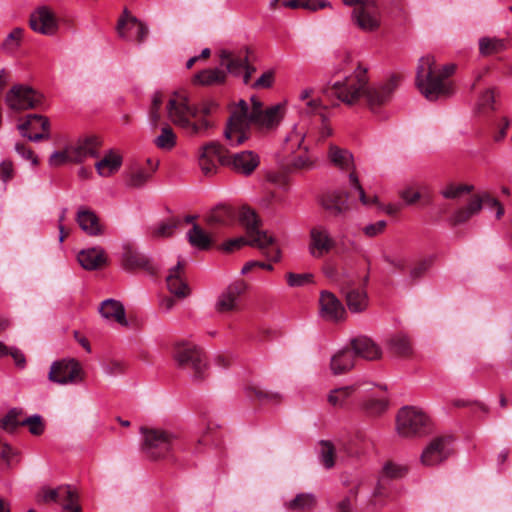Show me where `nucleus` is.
Instances as JSON below:
<instances>
[{
  "label": "nucleus",
  "instance_id": "43",
  "mask_svg": "<svg viewBox=\"0 0 512 512\" xmlns=\"http://www.w3.org/2000/svg\"><path fill=\"white\" fill-rule=\"evenodd\" d=\"M481 210V201L476 199V196L463 208L458 209L452 215L454 224H461L468 221L474 215L478 214Z\"/></svg>",
  "mask_w": 512,
  "mask_h": 512
},
{
  "label": "nucleus",
  "instance_id": "18",
  "mask_svg": "<svg viewBox=\"0 0 512 512\" xmlns=\"http://www.w3.org/2000/svg\"><path fill=\"white\" fill-rule=\"evenodd\" d=\"M170 120L184 128L188 125L189 116L196 117L197 111L189 106L188 98L184 94L176 93L167 104Z\"/></svg>",
  "mask_w": 512,
  "mask_h": 512
},
{
  "label": "nucleus",
  "instance_id": "35",
  "mask_svg": "<svg viewBox=\"0 0 512 512\" xmlns=\"http://www.w3.org/2000/svg\"><path fill=\"white\" fill-rule=\"evenodd\" d=\"M345 292L346 304L352 313H360L368 307L367 292L363 288H351Z\"/></svg>",
  "mask_w": 512,
  "mask_h": 512
},
{
  "label": "nucleus",
  "instance_id": "56",
  "mask_svg": "<svg viewBox=\"0 0 512 512\" xmlns=\"http://www.w3.org/2000/svg\"><path fill=\"white\" fill-rule=\"evenodd\" d=\"M248 391L253 392L255 397L263 403L278 402L281 398V396L278 393L267 391L260 387L249 388Z\"/></svg>",
  "mask_w": 512,
  "mask_h": 512
},
{
  "label": "nucleus",
  "instance_id": "19",
  "mask_svg": "<svg viewBox=\"0 0 512 512\" xmlns=\"http://www.w3.org/2000/svg\"><path fill=\"white\" fill-rule=\"evenodd\" d=\"M221 65H225L227 71L234 76H241L243 83L248 84L255 69L248 65L246 54H234L223 50L220 53Z\"/></svg>",
  "mask_w": 512,
  "mask_h": 512
},
{
  "label": "nucleus",
  "instance_id": "16",
  "mask_svg": "<svg viewBox=\"0 0 512 512\" xmlns=\"http://www.w3.org/2000/svg\"><path fill=\"white\" fill-rule=\"evenodd\" d=\"M49 128V120L37 114L28 115L26 121L18 125L20 134L33 142L48 139L50 137Z\"/></svg>",
  "mask_w": 512,
  "mask_h": 512
},
{
  "label": "nucleus",
  "instance_id": "63",
  "mask_svg": "<svg viewBox=\"0 0 512 512\" xmlns=\"http://www.w3.org/2000/svg\"><path fill=\"white\" fill-rule=\"evenodd\" d=\"M315 160L311 158V156L305 152L300 154L292 160V166L296 169H310L314 166Z\"/></svg>",
  "mask_w": 512,
  "mask_h": 512
},
{
  "label": "nucleus",
  "instance_id": "30",
  "mask_svg": "<svg viewBox=\"0 0 512 512\" xmlns=\"http://www.w3.org/2000/svg\"><path fill=\"white\" fill-rule=\"evenodd\" d=\"M405 473H406L405 467L395 464V463H392V462H387L383 467L378 486L375 488V490L372 493L371 505L374 507H376L378 505L379 506L383 505L382 502L377 501V498L384 495L382 483L385 479L400 478V477L404 476Z\"/></svg>",
  "mask_w": 512,
  "mask_h": 512
},
{
  "label": "nucleus",
  "instance_id": "22",
  "mask_svg": "<svg viewBox=\"0 0 512 512\" xmlns=\"http://www.w3.org/2000/svg\"><path fill=\"white\" fill-rule=\"evenodd\" d=\"M128 31L135 33L136 40L141 43L148 35V27L139 19L131 16L127 9H124L122 17L118 20L117 32L121 38L130 39Z\"/></svg>",
  "mask_w": 512,
  "mask_h": 512
},
{
  "label": "nucleus",
  "instance_id": "60",
  "mask_svg": "<svg viewBox=\"0 0 512 512\" xmlns=\"http://www.w3.org/2000/svg\"><path fill=\"white\" fill-rule=\"evenodd\" d=\"M362 483L356 484L353 488L350 489L349 495L341 500L336 508V512H353L351 505V497H356Z\"/></svg>",
  "mask_w": 512,
  "mask_h": 512
},
{
  "label": "nucleus",
  "instance_id": "57",
  "mask_svg": "<svg viewBox=\"0 0 512 512\" xmlns=\"http://www.w3.org/2000/svg\"><path fill=\"white\" fill-rule=\"evenodd\" d=\"M305 131L303 127L295 125L293 130L287 135L286 142L291 145V148L300 147L305 138Z\"/></svg>",
  "mask_w": 512,
  "mask_h": 512
},
{
  "label": "nucleus",
  "instance_id": "33",
  "mask_svg": "<svg viewBox=\"0 0 512 512\" xmlns=\"http://www.w3.org/2000/svg\"><path fill=\"white\" fill-rule=\"evenodd\" d=\"M80 265L86 270H95L106 262L105 251L101 247L82 250L78 254Z\"/></svg>",
  "mask_w": 512,
  "mask_h": 512
},
{
  "label": "nucleus",
  "instance_id": "51",
  "mask_svg": "<svg viewBox=\"0 0 512 512\" xmlns=\"http://www.w3.org/2000/svg\"><path fill=\"white\" fill-rule=\"evenodd\" d=\"M387 400L384 397L369 398L363 408L371 415H377L384 412L387 408Z\"/></svg>",
  "mask_w": 512,
  "mask_h": 512
},
{
  "label": "nucleus",
  "instance_id": "11",
  "mask_svg": "<svg viewBox=\"0 0 512 512\" xmlns=\"http://www.w3.org/2000/svg\"><path fill=\"white\" fill-rule=\"evenodd\" d=\"M37 501L45 504H58L62 507V511L79 507L78 496L68 485H61L56 488L42 487L37 495Z\"/></svg>",
  "mask_w": 512,
  "mask_h": 512
},
{
  "label": "nucleus",
  "instance_id": "13",
  "mask_svg": "<svg viewBox=\"0 0 512 512\" xmlns=\"http://www.w3.org/2000/svg\"><path fill=\"white\" fill-rule=\"evenodd\" d=\"M335 239L327 227L317 225L310 229L308 240V252L311 257L320 259L330 253L334 248Z\"/></svg>",
  "mask_w": 512,
  "mask_h": 512
},
{
  "label": "nucleus",
  "instance_id": "24",
  "mask_svg": "<svg viewBox=\"0 0 512 512\" xmlns=\"http://www.w3.org/2000/svg\"><path fill=\"white\" fill-rule=\"evenodd\" d=\"M226 164L244 175H250L259 165V157L253 151H242L232 156L226 155Z\"/></svg>",
  "mask_w": 512,
  "mask_h": 512
},
{
  "label": "nucleus",
  "instance_id": "27",
  "mask_svg": "<svg viewBox=\"0 0 512 512\" xmlns=\"http://www.w3.org/2000/svg\"><path fill=\"white\" fill-rule=\"evenodd\" d=\"M183 265L181 261L169 270L166 277L168 290L178 298H184L189 295L190 289L183 277Z\"/></svg>",
  "mask_w": 512,
  "mask_h": 512
},
{
  "label": "nucleus",
  "instance_id": "61",
  "mask_svg": "<svg viewBox=\"0 0 512 512\" xmlns=\"http://www.w3.org/2000/svg\"><path fill=\"white\" fill-rule=\"evenodd\" d=\"M69 146L64 151H55L49 157V164L51 166H60L71 161Z\"/></svg>",
  "mask_w": 512,
  "mask_h": 512
},
{
  "label": "nucleus",
  "instance_id": "20",
  "mask_svg": "<svg viewBox=\"0 0 512 512\" xmlns=\"http://www.w3.org/2000/svg\"><path fill=\"white\" fill-rule=\"evenodd\" d=\"M30 27L37 33L51 36L58 30V20L50 8L41 6L31 14Z\"/></svg>",
  "mask_w": 512,
  "mask_h": 512
},
{
  "label": "nucleus",
  "instance_id": "29",
  "mask_svg": "<svg viewBox=\"0 0 512 512\" xmlns=\"http://www.w3.org/2000/svg\"><path fill=\"white\" fill-rule=\"evenodd\" d=\"M99 313L108 321L116 322L121 326H128L125 308L120 301L114 299L102 301L99 307Z\"/></svg>",
  "mask_w": 512,
  "mask_h": 512
},
{
  "label": "nucleus",
  "instance_id": "1",
  "mask_svg": "<svg viewBox=\"0 0 512 512\" xmlns=\"http://www.w3.org/2000/svg\"><path fill=\"white\" fill-rule=\"evenodd\" d=\"M251 107L245 100H240L232 109L224 136L230 146H238L249 138V129L255 126L260 130L276 127L284 115V107L276 104L263 108L255 97L251 98Z\"/></svg>",
  "mask_w": 512,
  "mask_h": 512
},
{
  "label": "nucleus",
  "instance_id": "25",
  "mask_svg": "<svg viewBox=\"0 0 512 512\" xmlns=\"http://www.w3.org/2000/svg\"><path fill=\"white\" fill-rule=\"evenodd\" d=\"M355 355L365 360L374 361L382 356L381 348L370 338L360 336L351 340L350 347Z\"/></svg>",
  "mask_w": 512,
  "mask_h": 512
},
{
  "label": "nucleus",
  "instance_id": "55",
  "mask_svg": "<svg viewBox=\"0 0 512 512\" xmlns=\"http://www.w3.org/2000/svg\"><path fill=\"white\" fill-rule=\"evenodd\" d=\"M313 282V275L310 273L296 274V273H288L287 274V283L290 287H301Z\"/></svg>",
  "mask_w": 512,
  "mask_h": 512
},
{
  "label": "nucleus",
  "instance_id": "37",
  "mask_svg": "<svg viewBox=\"0 0 512 512\" xmlns=\"http://www.w3.org/2000/svg\"><path fill=\"white\" fill-rule=\"evenodd\" d=\"M317 505V499L312 493H299L285 503V507L293 512H311Z\"/></svg>",
  "mask_w": 512,
  "mask_h": 512
},
{
  "label": "nucleus",
  "instance_id": "41",
  "mask_svg": "<svg viewBox=\"0 0 512 512\" xmlns=\"http://www.w3.org/2000/svg\"><path fill=\"white\" fill-rule=\"evenodd\" d=\"M506 49L504 39L497 37H482L479 39V52L483 56L500 53Z\"/></svg>",
  "mask_w": 512,
  "mask_h": 512
},
{
  "label": "nucleus",
  "instance_id": "46",
  "mask_svg": "<svg viewBox=\"0 0 512 512\" xmlns=\"http://www.w3.org/2000/svg\"><path fill=\"white\" fill-rule=\"evenodd\" d=\"M23 411L22 409L12 408L8 411V413L3 417L1 421V426L5 431L13 432L17 427L22 426V418Z\"/></svg>",
  "mask_w": 512,
  "mask_h": 512
},
{
  "label": "nucleus",
  "instance_id": "17",
  "mask_svg": "<svg viewBox=\"0 0 512 512\" xmlns=\"http://www.w3.org/2000/svg\"><path fill=\"white\" fill-rule=\"evenodd\" d=\"M199 166L204 175L210 176L217 169V162L226 164V154L224 148L217 142H210L201 148Z\"/></svg>",
  "mask_w": 512,
  "mask_h": 512
},
{
  "label": "nucleus",
  "instance_id": "58",
  "mask_svg": "<svg viewBox=\"0 0 512 512\" xmlns=\"http://www.w3.org/2000/svg\"><path fill=\"white\" fill-rule=\"evenodd\" d=\"M211 127V123L207 119H201L198 122H191L189 120L188 125L183 129L190 135H201L205 133Z\"/></svg>",
  "mask_w": 512,
  "mask_h": 512
},
{
  "label": "nucleus",
  "instance_id": "52",
  "mask_svg": "<svg viewBox=\"0 0 512 512\" xmlns=\"http://www.w3.org/2000/svg\"><path fill=\"white\" fill-rule=\"evenodd\" d=\"M22 426H27L32 435L39 436L44 432V423L42 417L38 414L24 418Z\"/></svg>",
  "mask_w": 512,
  "mask_h": 512
},
{
  "label": "nucleus",
  "instance_id": "21",
  "mask_svg": "<svg viewBox=\"0 0 512 512\" xmlns=\"http://www.w3.org/2000/svg\"><path fill=\"white\" fill-rule=\"evenodd\" d=\"M101 145L102 142L97 136L80 138L75 144L69 146L71 161L73 163H81L89 157L98 158Z\"/></svg>",
  "mask_w": 512,
  "mask_h": 512
},
{
  "label": "nucleus",
  "instance_id": "40",
  "mask_svg": "<svg viewBox=\"0 0 512 512\" xmlns=\"http://www.w3.org/2000/svg\"><path fill=\"white\" fill-rule=\"evenodd\" d=\"M360 388L359 384L336 388L328 395V402L334 407H343L347 400Z\"/></svg>",
  "mask_w": 512,
  "mask_h": 512
},
{
  "label": "nucleus",
  "instance_id": "26",
  "mask_svg": "<svg viewBox=\"0 0 512 512\" xmlns=\"http://www.w3.org/2000/svg\"><path fill=\"white\" fill-rule=\"evenodd\" d=\"M76 221L79 227L90 236H99L104 233V228L94 211L81 207L77 211Z\"/></svg>",
  "mask_w": 512,
  "mask_h": 512
},
{
  "label": "nucleus",
  "instance_id": "44",
  "mask_svg": "<svg viewBox=\"0 0 512 512\" xmlns=\"http://www.w3.org/2000/svg\"><path fill=\"white\" fill-rule=\"evenodd\" d=\"M226 74L223 70L218 68L205 69L197 73L194 77V81L201 85H213L224 82Z\"/></svg>",
  "mask_w": 512,
  "mask_h": 512
},
{
  "label": "nucleus",
  "instance_id": "15",
  "mask_svg": "<svg viewBox=\"0 0 512 512\" xmlns=\"http://www.w3.org/2000/svg\"><path fill=\"white\" fill-rule=\"evenodd\" d=\"M247 285L243 280H237L224 289L217 298L215 310L218 313L236 312L240 310L241 295Z\"/></svg>",
  "mask_w": 512,
  "mask_h": 512
},
{
  "label": "nucleus",
  "instance_id": "53",
  "mask_svg": "<svg viewBox=\"0 0 512 512\" xmlns=\"http://www.w3.org/2000/svg\"><path fill=\"white\" fill-rule=\"evenodd\" d=\"M473 189L471 185H454L450 184L445 189L441 191V194L444 198L447 199H456L465 193H469Z\"/></svg>",
  "mask_w": 512,
  "mask_h": 512
},
{
  "label": "nucleus",
  "instance_id": "49",
  "mask_svg": "<svg viewBox=\"0 0 512 512\" xmlns=\"http://www.w3.org/2000/svg\"><path fill=\"white\" fill-rule=\"evenodd\" d=\"M176 228L177 222L175 220L161 222L151 228V235L155 238L169 237Z\"/></svg>",
  "mask_w": 512,
  "mask_h": 512
},
{
  "label": "nucleus",
  "instance_id": "2",
  "mask_svg": "<svg viewBox=\"0 0 512 512\" xmlns=\"http://www.w3.org/2000/svg\"><path fill=\"white\" fill-rule=\"evenodd\" d=\"M397 85L398 77L393 76L385 82L370 86L367 69L358 65L352 74L342 81L334 82L332 90L333 94L347 105H353L364 98L369 109L376 112L391 99Z\"/></svg>",
  "mask_w": 512,
  "mask_h": 512
},
{
  "label": "nucleus",
  "instance_id": "31",
  "mask_svg": "<svg viewBox=\"0 0 512 512\" xmlns=\"http://www.w3.org/2000/svg\"><path fill=\"white\" fill-rule=\"evenodd\" d=\"M122 161L123 159L119 152L109 150L96 162L95 168L101 177H110L119 171Z\"/></svg>",
  "mask_w": 512,
  "mask_h": 512
},
{
  "label": "nucleus",
  "instance_id": "8",
  "mask_svg": "<svg viewBox=\"0 0 512 512\" xmlns=\"http://www.w3.org/2000/svg\"><path fill=\"white\" fill-rule=\"evenodd\" d=\"M173 358L177 365L188 370L194 378L201 379L207 368L203 351L190 342H176L173 348Z\"/></svg>",
  "mask_w": 512,
  "mask_h": 512
},
{
  "label": "nucleus",
  "instance_id": "28",
  "mask_svg": "<svg viewBox=\"0 0 512 512\" xmlns=\"http://www.w3.org/2000/svg\"><path fill=\"white\" fill-rule=\"evenodd\" d=\"M353 192L358 195L355 189L351 188L349 194L342 191L329 193L322 198V206L331 214L335 216L340 215L348 210V198L353 196Z\"/></svg>",
  "mask_w": 512,
  "mask_h": 512
},
{
  "label": "nucleus",
  "instance_id": "64",
  "mask_svg": "<svg viewBox=\"0 0 512 512\" xmlns=\"http://www.w3.org/2000/svg\"><path fill=\"white\" fill-rule=\"evenodd\" d=\"M399 194L407 205H412L421 198V193L410 186L402 189Z\"/></svg>",
  "mask_w": 512,
  "mask_h": 512
},
{
  "label": "nucleus",
  "instance_id": "4",
  "mask_svg": "<svg viewBox=\"0 0 512 512\" xmlns=\"http://www.w3.org/2000/svg\"><path fill=\"white\" fill-rule=\"evenodd\" d=\"M238 219L245 228L249 246L261 250L269 261H280L282 254L277 240L272 234L260 228V221L255 211L243 206L238 212Z\"/></svg>",
  "mask_w": 512,
  "mask_h": 512
},
{
  "label": "nucleus",
  "instance_id": "62",
  "mask_svg": "<svg viewBox=\"0 0 512 512\" xmlns=\"http://www.w3.org/2000/svg\"><path fill=\"white\" fill-rule=\"evenodd\" d=\"M248 244V236L229 239L221 245L225 252H233Z\"/></svg>",
  "mask_w": 512,
  "mask_h": 512
},
{
  "label": "nucleus",
  "instance_id": "9",
  "mask_svg": "<svg viewBox=\"0 0 512 512\" xmlns=\"http://www.w3.org/2000/svg\"><path fill=\"white\" fill-rule=\"evenodd\" d=\"M5 102L13 111L38 108L43 104V96L32 87L17 84L6 93Z\"/></svg>",
  "mask_w": 512,
  "mask_h": 512
},
{
  "label": "nucleus",
  "instance_id": "47",
  "mask_svg": "<svg viewBox=\"0 0 512 512\" xmlns=\"http://www.w3.org/2000/svg\"><path fill=\"white\" fill-rule=\"evenodd\" d=\"M319 459L326 469L335 465V447L330 441L322 440L319 443Z\"/></svg>",
  "mask_w": 512,
  "mask_h": 512
},
{
  "label": "nucleus",
  "instance_id": "36",
  "mask_svg": "<svg viewBox=\"0 0 512 512\" xmlns=\"http://www.w3.org/2000/svg\"><path fill=\"white\" fill-rule=\"evenodd\" d=\"M387 349L396 356H409L413 349L410 338L403 333H396L387 340Z\"/></svg>",
  "mask_w": 512,
  "mask_h": 512
},
{
  "label": "nucleus",
  "instance_id": "39",
  "mask_svg": "<svg viewBox=\"0 0 512 512\" xmlns=\"http://www.w3.org/2000/svg\"><path fill=\"white\" fill-rule=\"evenodd\" d=\"M187 238L189 243L199 250L208 249L212 243L210 235L198 224H193V227L187 233Z\"/></svg>",
  "mask_w": 512,
  "mask_h": 512
},
{
  "label": "nucleus",
  "instance_id": "7",
  "mask_svg": "<svg viewBox=\"0 0 512 512\" xmlns=\"http://www.w3.org/2000/svg\"><path fill=\"white\" fill-rule=\"evenodd\" d=\"M143 451L152 459L166 458L178 445V436L168 430L141 428Z\"/></svg>",
  "mask_w": 512,
  "mask_h": 512
},
{
  "label": "nucleus",
  "instance_id": "14",
  "mask_svg": "<svg viewBox=\"0 0 512 512\" xmlns=\"http://www.w3.org/2000/svg\"><path fill=\"white\" fill-rule=\"evenodd\" d=\"M50 381L58 384L75 383L82 380V369L74 359L54 362L48 374Z\"/></svg>",
  "mask_w": 512,
  "mask_h": 512
},
{
  "label": "nucleus",
  "instance_id": "12",
  "mask_svg": "<svg viewBox=\"0 0 512 512\" xmlns=\"http://www.w3.org/2000/svg\"><path fill=\"white\" fill-rule=\"evenodd\" d=\"M352 20L363 31H375L381 24L380 10L374 1L365 0L354 7Z\"/></svg>",
  "mask_w": 512,
  "mask_h": 512
},
{
  "label": "nucleus",
  "instance_id": "38",
  "mask_svg": "<svg viewBox=\"0 0 512 512\" xmlns=\"http://www.w3.org/2000/svg\"><path fill=\"white\" fill-rule=\"evenodd\" d=\"M122 266L126 270L147 269L149 260L141 253L131 248H125L122 256Z\"/></svg>",
  "mask_w": 512,
  "mask_h": 512
},
{
  "label": "nucleus",
  "instance_id": "59",
  "mask_svg": "<svg viewBox=\"0 0 512 512\" xmlns=\"http://www.w3.org/2000/svg\"><path fill=\"white\" fill-rule=\"evenodd\" d=\"M326 110V108L322 105L321 101L319 99H310L305 101V108L304 111L307 114L312 115H319L320 120L324 121L325 114L323 111Z\"/></svg>",
  "mask_w": 512,
  "mask_h": 512
},
{
  "label": "nucleus",
  "instance_id": "50",
  "mask_svg": "<svg viewBox=\"0 0 512 512\" xmlns=\"http://www.w3.org/2000/svg\"><path fill=\"white\" fill-rule=\"evenodd\" d=\"M151 175V172L143 168L135 169L130 173L127 179V185L131 187H141L148 181Z\"/></svg>",
  "mask_w": 512,
  "mask_h": 512
},
{
  "label": "nucleus",
  "instance_id": "5",
  "mask_svg": "<svg viewBox=\"0 0 512 512\" xmlns=\"http://www.w3.org/2000/svg\"><path fill=\"white\" fill-rule=\"evenodd\" d=\"M396 430L402 437H420L431 430V419L421 408L406 406L397 414Z\"/></svg>",
  "mask_w": 512,
  "mask_h": 512
},
{
  "label": "nucleus",
  "instance_id": "42",
  "mask_svg": "<svg viewBox=\"0 0 512 512\" xmlns=\"http://www.w3.org/2000/svg\"><path fill=\"white\" fill-rule=\"evenodd\" d=\"M235 216V210L227 205L216 206L208 214L206 220L209 224H228Z\"/></svg>",
  "mask_w": 512,
  "mask_h": 512
},
{
  "label": "nucleus",
  "instance_id": "34",
  "mask_svg": "<svg viewBox=\"0 0 512 512\" xmlns=\"http://www.w3.org/2000/svg\"><path fill=\"white\" fill-rule=\"evenodd\" d=\"M336 253L343 259L351 254H361L362 246L349 234L343 233L335 239L334 248Z\"/></svg>",
  "mask_w": 512,
  "mask_h": 512
},
{
  "label": "nucleus",
  "instance_id": "6",
  "mask_svg": "<svg viewBox=\"0 0 512 512\" xmlns=\"http://www.w3.org/2000/svg\"><path fill=\"white\" fill-rule=\"evenodd\" d=\"M327 157L330 163L338 170L348 174V183L351 189H355L358 193L359 200L363 205H370L374 202V199H370L366 196L365 191L360 185L359 178L355 171L354 157L352 153L341 148L335 144H330Z\"/></svg>",
  "mask_w": 512,
  "mask_h": 512
},
{
  "label": "nucleus",
  "instance_id": "32",
  "mask_svg": "<svg viewBox=\"0 0 512 512\" xmlns=\"http://www.w3.org/2000/svg\"><path fill=\"white\" fill-rule=\"evenodd\" d=\"M355 365V355L350 347L343 348L331 358L330 368L334 375L346 373Z\"/></svg>",
  "mask_w": 512,
  "mask_h": 512
},
{
  "label": "nucleus",
  "instance_id": "23",
  "mask_svg": "<svg viewBox=\"0 0 512 512\" xmlns=\"http://www.w3.org/2000/svg\"><path fill=\"white\" fill-rule=\"evenodd\" d=\"M320 314L328 320L337 322L344 319L346 314L344 306L339 299L331 292L322 291L319 299Z\"/></svg>",
  "mask_w": 512,
  "mask_h": 512
},
{
  "label": "nucleus",
  "instance_id": "10",
  "mask_svg": "<svg viewBox=\"0 0 512 512\" xmlns=\"http://www.w3.org/2000/svg\"><path fill=\"white\" fill-rule=\"evenodd\" d=\"M453 453L450 437H436L423 449L420 460L424 466L432 467L447 460Z\"/></svg>",
  "mask_w": 512,
  "mask_h": 512
},
{
  "label": "nucleus",
  "instance_id": "54",
  "mask_svg": "<svg viewBox=\"0 0 512 512\" xmlns=\"http://www.w3.org/2000/svg\"><path fill=\"white\" fill-rule=\"evenodd\" d=\"M477 200L481 201V207L486 206L490 209H496V218L499 219L504 214V208L499 203L498 200L493 198L487 193L482 194L481 196H476Z\"/></svg>",
  "mask_w": 512,
  "mask_h": 512
},
{
  "label": "nucleus",
  "instance_id": "3",
  "mask_svg": "<svg viewBox=\"0 0 512 512\" xmlns=\"http://www.w3.org/2000/svg\"><path fill=\"white\" fill-rule=\"evenodd\" d=\"M455 69L454 64H447L438 69L433 56L421 57L416 71V84L421 94L429 101L451 96L454 93V87L448 77L454 73Z\"/></svg>",
  "mask_w": 512,
  "mask_h": 512
},
{
  "label": "nucleus",
  "instance_id": "48",
  "mask_svg": "<svg viewBox=\"0 0 512 512\" xmlns=\"http://www.w3.org/2000/svg\"><path fill=\"white\" fill-rule=\"evenodd\" d=\"M24 30L20 27L14 28L2 43V49L7 53H14L21 45Z\"/></svg>",
  "mask_w": 512,
  "mask_h": 512
},
{
  "label": "nucleus",
  "instance_id": "45",
  "mask_svg": "<svg viewBox=\"0 0 512 512\" xmlns=\"http://www.w3.org/2000/svg\"><path fill=\"white\" fill-rule=\"evenodd\" d=\"M176 135L172 128L165 125L161 129V133L154 140L155 145L162 150H171L176 145Z\"/></svg>",
  "mask_w": 512,
  "mask_h": 512
}]
</instances>
